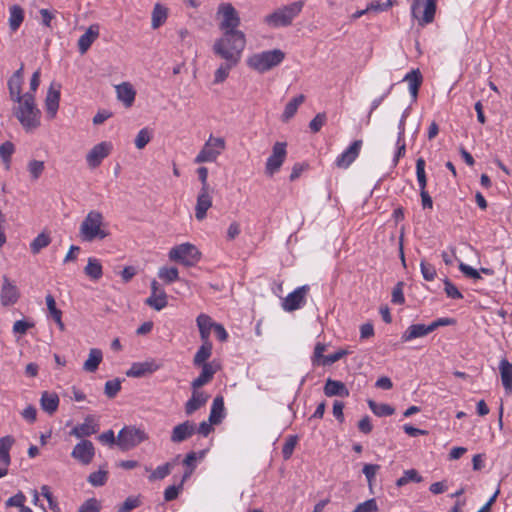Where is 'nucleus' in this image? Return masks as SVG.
Returning a JSON list of instances; mask_svg holds the SVG:
<instances>
[{
  "instance_id": "obj_19",
  "label": "nucleus",
  "mask_w": 512,
  "mask_h": 512,
  "mask_svg": "<svg viewBox=\"0 0 512 512\" xmlns=\"http://www.w3.org/2000/svg\"><path fill=\"white\" fill-rule=\"evenodd\" d=\"M20 298L18 287L7 277L3 276L0 290V303L4 307L13 306Z\"/></svg>"
},
{
  "instance_id": "obj_32",
  "label": "nucleus",
  "mask_w": 512,
  "mask_h": 512,
  "mask_svg": "<svg viewBox=\"0 0 512 512\" xmlns=\"http://www.w3.org/2000/svg\"><path fill=\"white\" fill-rule=\"evenodd\" d=\"M499 372L501 377V382L504 387V390L507 394L512 393V363H510L506 358L501 359L499 362Z\"/></svg>"
},
{
  "instance_id": "obj_31",
  "label": "nucleus",
  "mask_w": 512,
  "mask_h": 512,
  "mask_svg": "<svg viewBox=\"0 0 512 512\" xmlns=\"http://www.w3.org/2000/svg\"><path fill=\"white\" fill-rule=\"evenodd\" d=\"M324 394L327 397L339 396V397H348L350 392L346 385L338 380H332L328 378L324 385Z\"/></svg>"
},
{
  "instance_id": "obj_3",
  "label": "nucleus",
  "mask_w": 512,
  "mask_h": 512,
  "mask_svg": "<svg viewBox=\"0 0 512 512\" xmlns=\"http://www.w3.org/2000/svg\"><path fill=\"white\" fill-rule=\"evenodd\" d=\"M109 234L103 214L96 210L88 212L79 228V236L84 242L103 240Z\"/></svg>"
},
{
  "instance_id": "obj_20",
  "label": "nucleus",
  "mask_w": 512,
  "mask_h": 512,
  "mask_svg": "<svg viewBox=\"0 0 512 512\" xmlns=\"http://www.w3.org/2000/svg\"><path fill=\"white\" fill-rule=\"evenodd\" d=\"M71 456L82 465H89L95 456V447L90 440H81L74 446Z\"/></svg>"
},
{
  "instance_id": "obj_5",
  "label": "nucleus",
  "mask_w": 512,
  "mask_h": 512,
  "mask_svg": "<svg viewBox=\"0 0 512 512\" xmlns=\"http://www.w3.org/2000/svg\"><path fill=\"white\" fill-rule=\"evenodd\" d=\"M303 6V1H296L278 8L271 14L266 15L264 22L272 28L287 27L301 13Z\"/></svg>"
},
{
  "instance_id": "obj_61",
  "label": "nucleus",
  "mask_w": 512,
  "mask_h": 512,
  "mask_svg": "<svg viewBox=\"0 0 512 512\" xmlns=\"http://www.w3.org/2000/svg\"><path fill=\"white\" fill-rule=\"evenodd\" d=\"M380 469L378 464H365L363 466V474L365 475L368 484L371 486L375 480L376 474Z\"/></svg>"
},
{
  "instance_id": "obj_37",
  "label": "nucleus",
  "mask_w": 512,
  "mask_h": 512,
  "mask_svg": "<svg viewBox=\"0 0 512 512\" xmlns=\"http://www.w3.org/2000/svg\"><path fill=\"white\" fill-rule=\"evenodd\" d=\"M202 345L197 350L193 358V364L195 366L214 364L213 362H207L212 355V343L211 341H202Z\"/></svg>"
},
{
  "instance_id": "obj_62",
  "label": "nucleus",
  "mask_w": 512,
  "mask_h": 512,
  "mask_svg": "<svg viewBox=\"0 0 512 512\" xmlns=\"http://www.w3.org/2000/svg\"><path fill=\"white\" fill-rule=\"evenodd\" d=\"M100 509V502L96 498H89L80 506L78 512H99Z\"/></svg>"
},
{
  "instance_id": "obj_8",
  "label": "nucleus",
  "mask_w": 512,
  "mask_h": 512,
  "mask_svg": "<svg viewBox=\"0 0 512 512\" xmlns=\"http://www.w3.org/2000/svg\"><path fill=\"white\" fill-rule=\"evenodd\" d=\"M225 149V139L223 137H215L211 134L194 158L193 162L195 164L216 162Z\"/></svg>"
},
{
  "instance_id": "obj_16",
  "label": "nucleus",
  "mask_w": 512,
  "mask_h": 512,
  "mask_svg": "<svg viewBox=\"0 0 512 512\" xmlns=\"http://www.w3.org/2000/svg\"><path fill=\"white\" fill-rule=\"evenodd\" d=\"M309 291L308 285H303L289 293L282 301V308L286 312H293L302 308L306 303V296Z\"/></svg>"
},
{
  "instance_id": "obj_43",
  "label": "nucleus",
  "mask_w": 512,
  "mask_h": 512,
  "mask_svg": "<svg viewBox=\"0 0 512 512\" xmlns=\"http://www.w3.org/2000/svg\"><path fill=\"white\" fill-rule=\"evenodd\" d=\"M14 444L12 436L0 438V465L9 466L11 463L10 450Z\"/></svg>"
},
{
  "instance_id": "obj_49",
  "label": "nucleus",
  "mask_w": 512,
  "mask_h": 512,
  "mask_svg": "<svg viewBox=\"0 0 512 512\" xmlns=\"http://www.w3.org/2000/svg\"><path fill=\"white\" fill-rule=\"evenodd\" d=\"M158 277L166 284H171L179 279V271L176 267H160Z\"/></svg>"
},
{
  "instance_id": "obj_47",
  "label": "nucleus",
  "mask_w": 512,
  "mask_h": 512,
  "mask_svg": "<svg viewBox=\"0 0 512 512\" xmlns=\"http://www.w3.org/2000/svg\"><path fill=\"white\" fill-rule=\"evenodd\" d=\"M237 64L238 63H232L231 61H225V63L221 64L214 73L213 83H223L228 78L231 69L235 67Z\"/></svg>"
},
{
  "instance_id": "obj_10",
  "label": "nucleus",
  "mask_w": 512,
  "mask_h": 512,
  "mask_svg": "<svg viewBox=\"0 0 512 512\" xmlns=\"http://www.w3.org/2000/svg\"><path fill=\"white\" fill-rule=\"evenodd\" d=\"M217 18L219 19V29L225 31H239L241 19L235 7L231 3L223 2L218 5Z\"/></svg>"
},
{
  "instance_id": "obj_29",
  "label": "nucleus",
  "mask_w": 512,
  "mask_h": 512,
  "mask_svg": "<svg viewBox=\"0 0 512 512\" xmlns=\"http://www.w3.org/2000/svg\"><path fill=\"white\" fill-rule=\"evenodd\" d=\"M99 37V25L93 24L88 27L86 32L78 39V50L81 54H85L93 42Z\"/></svg>"
},
{
  "instance_id": "obj_2",
  "label": "nucleus",
  "mask_w": 512,
  "mask_h": 512,
  "mask_svg": "<svg viewBox=\"0 0 512 512\" xmlns=\"http://www.w3.org/2000/svg\"><path fill=\"white\" fill-rule=\"evenodd\" d=\"M13 115L26 132H32L41 125V111L37 108L35 96L25 93L19 102H13Z\"/></svg>"
},
{
  "instance_id": "obj_55",
  "label": "nucleus",
  "mask_w": 512,
  "mask_h": 512,
  "mask_svg": "<svg viewBox=\"0 0 512 512\" xmlns=\"http://www.w3.org/2000/svg\"><path fill=\"white\" fill-rule=\"evenodd\" d=\"M152 133L148 128H142L136 138H135V146L137 149L141 150L145 148V146L151 141Z\"/></svg>"
},
{
  "instance_id": "obj_21",
  "label": "nucleus",
  "mask_w": 512,
  "mask_h": 512,
  "mask_svg": "<svg viewBox=\"0 0 512 512\" xmlns=\"http://www.w3.org/2000/svg\"><path fill=\"white\" fill-rule=\"evenodd\" d=\"M145 304L156 311H161L168 305L167 294L155 279L151 282V293L145 300Z\"/></svg>"
},
{
  "instance_id": "obj_56",
  "label": "nucleus",
  "mask_w": 512,
  "mask_h": 512,
  "mask_svg": "<svg viewBox=\"0 0 512 512\" xmlns=\"http://www.w3.org/2000/svg\"><path fill=\"white\" fill-rule=\"evenodd\" d=\"M121 390L119 379L109 380L105 383L104 393L108 398H114Z\"/></svg>"
},
{
  "instance_id": "obj_22",
  "label": "nucleus",
  "mask_w": 512,
  "mask_h": 512,
  "mask_svg": "<svg viewBox=\"0 0 512 512\" xmlns=\"http://www.w3.org/2000/svg\"><path fill=\"white\" fill-rule=\"evenodd\" d=\"M161 365L156 360L150 359L143 362H134L126 371V376L141 378L153 374L160 369Z\"/></svg>"
},
{
  "instance_id": "obj_64",
  "label": "nucleus",
  "mask_w": 512,
  "mask_h": 512,
  "mask_svg": "<svg viewBox=\"0 0 512 512\" xmlns=\"http://www.w3.org/2000/svg\"><path fill=\"white\" fill-rule=\"evenodd\" d=\"M26 496L22 492H18L14 496L10 497L6 501L8 507H19L20 509L25 508Z\"/></svg>"
},
{
  "instance_id": "obj_14",
  "label": "nucleus",
  "mask_w": 512,
  "mask_h": 512,
  "mask_svg": "<svg viewBox=\"0 0 512 512\" xmlns=\"http://www.w3.org/2000/svg\"><path fill=\"white\" fill-rule=\"evenodd\" d=\"M112 150L113 144L109 141H103L93 146L86 155V162L89 168L95 169L99 167L102 161L111 154Z\"/></svg>"
},
{
  "instance_id": "obj_38",
  "label": "nucleus",
  "mask_w": 512,
  "mask_h": 512,
  "mask_svg": "<svg viewBox=\"0 0 512 512\" xmlns=\"http://www.w3.org/2000/svg\"><path fill=\"white\" fill-rule=\"evenodd\" d=\"M24 21V10L19 5L9 7L8 24L12 32H16Z\"/></svg>"
},
{
  "instance_id": "obj_9",
  "label": "nucleus",
  "mask_w": 512,
  "mask_h": 512,
  "mask_svg": "<svg viewBox=\"0 0 512 512\" xmlns=\"http://www.w3.org/2000/svg\"><path fill=\"white\" fill-rule=\"evenodd\" d=\"M436 8L437 0H413L411 14L418 25L424 27L434 21Z\"/></svg>"
},
{
  "instance_id": "obj_52",
  "label": "nucleus",
  "mask_w": 512,
  "mask_h": 512,
  "mask_svg": "<svg viewBox=\"0 0 512 512\" xmlns=\"http://www.w3.org/2000/svg\"><path fill=\"white\" fill-rule=\"evenodd\" d=\"M426 162L424 158L420 157L416 160V177L419 188L427 187V176L425 172Z\"/></svg>"
},
{
  "instance_id": "obj_13",
  "label": "nucleus",
  "mask_w": 512,
  "mask_h": 512,
  "mask_svg": "<svg viewBox=\"0 0 512 512\" xmlns=\"http://www.w3.org/2000/svg\"><path fill=\"white\" fill-rule=\"evenodd\" d=\"M287 157V143L276 142L272 147V153L265 163L266 175L272 177L282 167Z\"/></svg>"
},
{
  "instance_id": "obj_39",
  "label": "nucleus",
  "mask_w": 512,
  "mask_h": 512,
  "mask_svg": "<svg viewBox=\"0 0 512 512\" xmlns=\"http://www.w3.org/2000/svg\"><path fill=\"white\" fill-rule=\"evenodd\" d=\"M84 273L93 281L99 280L103 276L101 261L95 257H89L87 265L84 268Z\"/></svg>"
},
{
  "instance_id": "obj_26",
  "label": "nucleus",
  "mask_w": 512,
  "mask_h": 512,
  "mask_svg": "<svg viewBox=\"0 0 512 512\" xmlns=\"http://www.w3.org/2000/svg\"><path fill=\"white\" fill-rule=\"evenodd\" d=\"M397 0H385L384 2L381 0H373L371 3L367 5V7L363 10H358L355 13L352 14L351 18L353 20L359 19L363 15L367 14L368 12H384L389 10Z\"/></svg>"
},
{
  "instance_id": "obj_44",
  "label": "nucleus",
  "mask_w": 512,
  "mask_h": 512,
  "mask_svg": "<svg viewBox=\"0 0 512 512\" xmlns=\"http://www.w3.org/2000/svg\"><path fill=\"white\" fill-rule=\"evenodd\" d=\"M409 84V92L414 99L418 95L419 88L422 84V75L419 70H412L407 73L403 79Z\"/></svg>"
},
{
  "instance_id": "obj_30",
  "label": "nucleus",
  "mask_w": 512,
  "mask_h": 512,
  "mask_svg": "<svg viewBox=\"0 0 512 512\" xmlns=\"http://www.w3.org/2000/svg\"><path fill=\"white\" fill-rule=\"evenodd\" d=\"M192 390V395L185 404V413L187 415H192L195 411L204 406L209 399V396L203 391H199V389Z\"/></svg>"
},
{
  "instance_id": "obj_23",
  "label": "nucleus",
  "mask_w": 512,
  "mask_h": 512,
  "mask_svg": "<svg viewBox=\"0 0 512 512\" xmlns=\"http://www.w3.org/2000/svg\"><path fill=\"white\" fill-rule=\"evenodd\" d=\"M213 189H200L196 199L195 218L203 221L213 204Z\"/></svg>"
},
{
  "instance_id": "obj_36",
  "label": "nucleus",
  "mask_w": 512,
  "mask_h": 512,
  "mask_svg": "<svg viewBox=\"0 0 512 512\" xmlns=\"http://www.w3.org/2000/svg\"><path fill=\"white\" fill-rule=\"evenodd\" d=\"M168 15V8L161 3H156L151 13V27L153 29L161 27L167 21Z\"/></svg>"
},
{
  "instance_id": "obj_6",
  "label": "nucleus",
  "mask_w": 512,
  "mask_h": 512,
  "mask_svg": "<svg viewBox=\"0 0 512 512\" xmlns=\"http://www.w3.org/2000/svg\"><path fill=\"white\" fill-rule=\"evenodd\" d=\"M168 257L170 261L192 267L201 260L202 254L194 244L186 242L173 246L169 250Z\"/></svg>"
},
{
  "instance_id": "obj_27",
  "label": "nucleus",
  "mask_w": 512,
  "mask_h": 512,
  "mask_svg": "<svg viewBox=\"0 0 512 512\" xmlns=\"http://www.w3.org/2000/svg\"><path fill=\"white\" fill-rule=\"evenodd\" d=\"M199 367H201L202 370L199 376L191 382L192 389H199L200 387L208 384L218 370V366L216 364H205L200 365Z\"/></svg>"
},
{
  "instance_id": "obj_15",
  "label": "nucleus",
  "mask_w": 512,
  "mask_h": 512,
  "mask_svg": "<svg viewBox=\"0 0 512 512\" xmlns=\"http://www.w3.org/2000/svg\"><path fill=\"white\" fill-rule=\"evenodd\" d=\"M363 146L361 139L354 140L342 153L335 159V166L339 169H348L358 158Z\"/></svg>"
},
{
  "instance_id": "obj_12",
  "label": "nucleus",
  "mask_w": 512,
  "mask_h": 512,
  "mask_svg": "<svg viewBox=\"0 0 512 512\" xmlns=\"http://www.w3.org/2000/svg\"><path fill=\"white\" fill-rule=\"evenodd\" d=\"M325 351L326 345L324 343L318 342L315 345L313 355L311 357L313 366H330L350 353L348 349H339L336 352L325 356Z\"/></svg>"
},
{
  "instance_id": "obj_18",
  "label": "nucleus",
  "mask_w": 512,
  "mask_h": 512,
  "mask_svg": "<svg viewBox=\"0 0 512 512\" xmlns=\"http://www.w3.org/2000/svg\"><path fill=\"white\" fill-rule=\"evenodd\" d=\"M24 83V64L22 63L7 81V88L9 91V97L12 102H19L21 98H24L22 94V86Z\"/></svg>"
},
{
  "instance_id": "obj_35",
  "label": "nucleus",
  "mask_w": 512,
  "mask_h": 512,
  "mask_svg": "<svg viewBox=\"0 0 512 512\" xmlns=\"http://www.w3.org/2000/svg\"><path fill=\"white\" fill-rule=\"evenodd\" d=\"M59 402V397L54 392L45 391L42 393L40 398L41 408L50 415L57 411Z\"/></svg>"
},
{
  "instance_id": "obj_63",
  "label": "nucleus",
  "mask_w": 512,
  "mask_h": 512,
  "mask_svg": "<svg viewBox=\"0 0 512 512\" xmlns=\"http://www.w3.org/2000/svg\"><path fill=\"white\" fill-rule=\"evenodd\" d=\"M355 510L357 512H378V504L374 498L368 499L362 503H359Z\"/></svg>"
},
{
  "instance_id": "obj_58",
  "label": "nucleus",
  "mask_w": 512,
  "mask_h": 512,
  "mask_svg": "<svg viewBox=\"0 0 512 512\" xmlns=\"http://www.w3.org/2000/svg\"><path fill=\"white\" fill-rule=\"evenodd\" d=\"M327 116L325 113H318L309 123V128L313 133L319 132L326 124Z\"/></svg>"
},
{
  "instance_id": "obj_50",
  "label": "nucleus",
  "mask_w": 512,
  "mask_h": 512,
  "mask_svg": "<svg viewBox=\"0 0 512 512\" xmlns=\"http://www.w3.org/2000/svg\"><path fill=\"white\" fill-rule=\"evenodd\" d=\"M51 242V238L49 234L47 233H40L33 239V241L30 243V249L31 252L36 255L38 254L43 248H46Z\"/></svg>"
},
{
  "instance_id": "obj_57",
  "label": "nucleus",
  "mask_w": 512,
  "mask_h": 512,
  "mask_svg": "<svg viewBox=\"0 0 512 512\" xmlns=\"http://www.w3.org/2000/svg\"><path fill=\"white\" fill-rule=\"evenodd\" d=\"M420 269L422 276L426 281H433L435 279L437 273L434 265L422 260L420 263Z\"/></svg>"
},
{
  "instance_id": "obj_1",
  "label": "nucleus",
  "mask_w": 512,
  "mask_h": 512,
  "mask_svg": "<svg viewBox=\"0 0 512 512\" xmlns=\"http://www.w3.org/2000/svg\"><path fill=\"white\" fill-rule=\"evenodd\" d=\"M245 47L246 36L242 31H225L215 40L212 49L215 55L225 61L239 63Z\"/></svg>"
},
{
  "instance_id": "obj_46",
  "label": "nucleus",
  "mask_w": 512,
  "mask_h": 512,
  "mask_svg": "<svg viewBox=\"0 0 512 512\" xmlns=\"http://www.w3.org/2000/svg\"><path fill=\"white\" fill-rule=\"evenodd\" d=\"M45 170V163L41 160L32 159L27 163V171L30 176V180L37 181Z\"/></svg>"
},
{
  "instance_id": "obj_40",
  "label": "nucleus",
  "mask_w": 512,
  "mask_h": 512,
  "mask_svg": "<svg viewBox=\"0 0 512 512\" xmlns=\"http://www.w3.org/2000/svg\"><path fill=\"white\" fill-rule=\"evenodd\" d=\"M102 360H103L102 351L98 348H92L89 351L88 358L86 359V361L83 364V369L86 372L93 373L98 369Z\"/></svg>"
},
{
  "instance_id": "obj_59",
  "label": "nucleus",
  "mask_w": 512,
  "mask_h": 512,
  "mask_svg": "<svg viewBox=\"0 0 512 512\" xmlns=\"http://www.w3.org/2000/svg\"><path fill=\"white\" fill-rule=\"evenodd\" d=\"M49 316L55 319L56 317L62 316V311L57 308L55 298L52 294H47L45 297Z\"/></svg>"
},
{
  "instance_id": "obj_42",
  "label": "nucleus",
  "mask_w": 512,
  "mask_h": 512,
  "mask_svg": "<svg viewBox=\"0 0 512 512\" xmlns=\"http://www.w3.org/2000/svg\"><path fill=\"white\" fill-rule=\"evenodd\" d=\"M224 398L216 396L212 402L209 421L214 424H219L224 418Z\"/></svg>"
},
{
  "instance_id": "obj_60",
  "label": "nucleus",
  "mask_w": 512,
  "mask_h": 512,
  "mask_svg": "<svg viewBox=\"0 0 512 512\" xmlns=\"http://www.w3.org/2000/svg\"><path fill=\"white\" fill-rule=\"evenodd\" d=\"M444 291L447 297L451 299H462L463 294L459 291V289L449 280L445 279L444 281Z\"/></svg>"
},
{
  "instance_id": "obj_17",
  "label": "nucleus",
  "mask_w": 512,
  "mask_h": 512,
  "mask_svg": "<svg viewBox=\"0 0 512 512\" xmlns=\"http://www.w3.org/2000/svg\"><path fill=\"white\" fill-rule=\"evenodd\" d=\"M99 429L100 425L97 418L93 415H87L84 418L83 423L78 424L71 429L69 435L84 440L83 438L96 434Z\"/></svg>"
},
{
  "instance_id": "obj_34",
  "label": "nucleus",
  "mask_w": 512,
  "mask_h": 512,
  "mask_svg": "<svg viewBox=\"0 0 512 512\" xmlns=\"http://www.w3.org/2000/svg\"><path fill=\"white\" fill-rule=\"evenodd\" d=\"M196 323L199 329L200 338L202 341H210L211 329H214V323L211 317L207 314L201 313L196 319Z\"/></svg>"
},
{
  "instance_id": "obj_48",
  "label": "nucleus",
  "mask_w": 512,
  "mask_h": 512,
  "mask_svg": "<svg viewBox=\"0 0 512 512\" xmlns=\"http://www.w3.org/2000/svg\"><path fill=\"white\" fill-rule=\"evenodd\" d=\"M108 480V470L105 467H101L98 471L92 472L87 481L93 487H101L106 484Z\"/></svg>"
},
{
  "instance_id": "obj_4",
  "label": "nucleus",
  "mask_w": 512,
  "mask_h": 512,
  "mask_svg": "<svg viewBox=\"0 0 512 512\" xmlns=\"http://www.w3.org/2000/svg\"><path fill=\"white\" fill-rule=\"evenodd\" d=\"M285 59V53L280 49H273L250 55L246 64L258 73H265L279 66Z\"/></svg>"
},
{
  "instance_id": "obj_41",
  "label": "nucleus",
  "mask_w": 512,
  "mask_h": 512,
  "mask_svg": "<svg viewBox=\"0 0 512 512\" xmlns=\"http://www.w3.org/2000/svg\"><path fill=\"white\" fill-rule=\"evenodd\" d=\"M174 465V462H166L162 465L157 466L154 470H150V468L146 467V471H150L148 480L150 482L163 480L172 472Z\"/></svg>"
},
{
  "instance_id": "obj_54",
  "label": "nucleus",
  "mask_w": 512,
  "mask_h": 512,
  "mask_svg": "<svg viewBox=\"0 0 512 512\" xmlns=\"http://www.w3.org/2000/svg\"><path fill=\"white\" fill-rule=\"evenodd\" d=\"M141 496H129L117 507V512H131L141 505Z\"/></svg>"
},
{
  "instance_id": "obj_45",
  "label": "nucleus",
  "mask_w": 512,
  "mask_h": 512,
  "mask_svg": "<svg viewBox=\"0 0 512 512\" xmlns=\"http://www.w3.org/2000/svg\"><path fill=\"white\" fill-rule=\"evenodd\" d=\"M15 152V145L11 141H6L0 145V158L4 164L5 170L11 169L12 155Z\"/></svg>"
},
{
  "instance_id": "obj_51",
  "label": "nucleus",
  "mask_w": 512,
  "mask_h": 512,
  "mask_svg": "<svg viewBox=\"0 0 512 512\" xmlns=\"http://www.w3.org/2000/svg\"><path fill=\"white\" fill-rule=\"evenodd\" d=\"M422 481V476L415 469L405 470L403 475L397 479L396 486L402 487L407 485L410 482L419 483Z\"/></svg>"
},
{
  "instance_id": "obj_25",
  "label": "nucleus",
  "mask_w": 512,
  "mask_h": 512,
  "mask_svg": "<svg viewBox=\"0 0 512 512\" xmlns=\"http://www.w3.org/2000/svg\"><path fill=\"white\" fill-rule=\"evenodd\" d=\"M196 431V426L191 421H185L176 425L171 433V441L173 443H181L190 438Z\"/></svg>"
},
{
  "instance_id": "obj_33",
  "label": "nucleus",
  "mask_w": 512,
  "mask_h": 512,
  "mask_svg": "<svg viewBox=\"0 0 512 512\" xmlns=\"http://www.w3.org/2000/svg\"><path fill=\"white\" fill-rule=\"evenodd\" d=\"M305 99L306 97L303 94L292 98L284 107L281 121L284 123L289 122L296 115L298 108L304 103Z\"/></svg>"
},
{
  "instance_id": "obj_11",
  "label": "nucleus",
  "mask_w": 512,
  "mask_h": 512,
  "mask_svg": "<svg viewBox=\"0 0 512 512\" xmlns=\"http://www.w3.org/2000/svg\"><path fill=\"white\" fill-rule=\"evenodd\" d=\"M148 438L144 430L134 426L122 428L117 436V445L122 450H129L139 445Z\"/></svg>"
},
{
  "instance_id": "obj_53",
  "label": "nucleus",
  "mask_w": 512,
  "mask_h": 512,
  "mask_svg": "<svg viewBox=\"0 0 512 512\" xmlns=\"http://www.w3.org/2000/svg\"><path fill=\"white\" fill-rule=\"evenodd\" d=\"M369 408L372 412L377 416H391L394 414V408L388 404H377L376 402L370 400L368 402Z\"/></svg>"
},
{
  "instance_id": "obj_7",
  "label": "nucleus",
  "mask_w": 512,
  "mask_h": 512,
  "mask_svg": "<svg viewBox=\"0 0 512 512\" xmlns=\"http://www.w3.org/2000/svg\"><path fill=\"white\" fill-rule=\"evenodd\" d=\"M456 320L449 317L438 318L429 325L412 324L401 335L403 343L410 342L417 338H422L435 331L439 327L454 325Z\"/></svg>"
},
{
  "instance_id": "obj_24",
  "label": "nucleus",
  "mask_w": 512,
  "mask_h": 512,
  "mask_svg": "<svg viewBox=\"0 0 512 512\" xmlns=\"http://www.w3.org/2000/svg\"><path fill=\"white\" fill-rule=\"evenodd\" d=\"M60 85L51 83L45 98V110L49 119L56 117L60 102Z\"/></svg>"
},
{
  "instance_id": "obj_28",
  "label": "nucleus",
  "mask_w": 512,
  "mask_h": 512,
  "mask_svg": "<svg viewBox=\"0 0 512 512\" xmlns=\"http://www.w3.org/2000/svg\"><path fill=\"white\" fill-rule=\"evenodd\" d=\"M117 99L121 101L125 107H131L135 101L136 91L132 84L129 82H123L115 86Z\"/></svg>"
}]
</instances>
